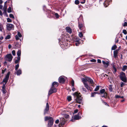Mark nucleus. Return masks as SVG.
<instances>
[{"mask_svg":"<svg viewBox=\"0 0 127 127\" xmlns=\"http://www.w3.org/2000/svg\"><path fill=\"white\" fill-rule=\"evenodd\" d=\"M80 2L81 3L83 4L85 2V0H80Z\"/></svg>","mask_w":127,"mask_h":127,"instance_id":"37998d69","label":"nucleus"},{"mask_svg":"<svg viewBox=\"0 0 127 127\" xmlns=\"http://www.w3.org/2000/svg\"><path fill=\"white\" fill-rule=\"evenodd\" d=\"M117 48V46L115 45H114L112 47L111 49L112 50H115L116 48Z\"/></svg>","mask_w":127,"mask_h":127,"instance_id":"bb28decb","label":"nucleus"},{"mask_svg":"<svg viewBox=\"0 0 127 127\" xmlns=\"http://www.w3.org/2000/svg\"><path fill=\"white\" fill-rule=\"evenodd\" d=\"M57 92L56 89L53 87H52L49 91L48 93V95H50L52 93H55Z\"/></svg>","mask_w":127,"mask_h":127,"instance_id":"423d86ee","label":"nucleus"},{"mask_svg":"<svg viewBox=\"0 0 127 127\" xmlns=\"http://www.w3.org/2000/svg\"><path fill=\"white\" fill-rule=\"evenodd\" d=\"M7 12L8 13H10L11 12V8L10 7H9L8 9Z\"/></svg>","mask_w":127,"mask_h":127,"instance_id":"c85d7f7f","label":"nucleus"},{"mask_svg":"<svg viewBox=\"0 0 127 127\" xmlns=\"http://www.w3.org/2000/svg\"><path fill=\"white\" fill-rule=\"evenodd\" d=\"M7 21L8 22H12V20L9 18H8L7 19Z\"/></svg>","mask_w":127,"mask_h":127,"instance_id":"79ce46f5","label":"nucleus"},{"mask_svg":"<svg viewBox=\"0 0 127 127\" xmlns=\"http://www.w3.org/2000/svg\"><path fill=\"white\" fill-rule=\"evenodd\" d=\"M13 25L10 24H7L6 25L7 29L8 30H10L13 28Z\"/></svg>","mask_w":127,"mask_h":127,"instance_id":"f8f14e48","label":"nucleus"},{"mask_svg":"<svg viewBox=\"0 0 127 127\" xmlns=\"http://www.w3.org/2000/svg\"><path fill=\"white\" fill-rule=\"evenodd\" d=\"M67 99L69 101H70L71 100V97L70 96H69L67 97Z\"/></svg>","mask_w":127,"mask_h":127,"instance_id":"f704fd0d","label":"nucleus"},{"mask_svg":"<svg viewBox=\"0 0 127 127\" xmlns=\"http://www.w3.org/2000/svg\"><path fill=\"white\" fill-rule=\"evenodd\" d=\"M19 66V64H17L15 66V69L16 70H17Z\"/></svg>","mask_w":127,"mask_h":127,"instance_id":"c9c22d12","label":"nucleus"},{"mask_svg":"<svg viewBox=\"0 0 127 127\" xmlns=\"http://www.w3.org/2000/svg\"><path fill=\"white\" fill-rule=\"evenodd\" d=\"M118 52L117 50L114 51V56L115 58L117 57Z\"/></svg>","mask_w":127,"mask_h":127,"instance_id":"f3484780","label":"nucleus"},{"mask_svg":"<svg viewBox=\"0 0 127 127\" xmlns=\"http://www.w3.org/2000/svg\"><path fill=\"white\" fill-rule=\"evenodd\" d=\"M127 26V22H125L124 23L123 25L124 26Z\"/></svg>","mask_w":127,"mask_h":127,"instance_id":"5fc2aeb1","label":"nucleus"},{"mask_svg":"<svg viewBox=\"0 0 127 127\" xmlns=\"http://www.w3.org/2000/svg\"><path fill=\"white\" fill-rule=\"evenodd\" d=\"M120 97H121L120 96L118 95H115V97L116 98H120Z\"/></svg>","mask_w":127,"mask_h":127,"instance_id":"3c124183","label":"nucleus"},{"mask_svg":"<svg viewBox=\"0 0 127 127\" xmlns=\"http://www.w3.org/2000/svg\"><path fill=\"white\" fill-rule=\"evenodd\" d=\"M71 83L72 86L74 87V80L72 79V81L71 82Z\"/></svg>","mask_w":127,"mask_h":127,"instance_id":"473e14b6","label":"nucleus"},{"mask_svg":"<svg viewBox=\"0 0 127 127\" xmlns=\"http://www.w3.org/2000/svg\"><path fill=\"white\" fill-rule=\"evenodd\" d=\"M49 109V106L48 103H47L46 104V108L44 110V114L45 115L47 113V112Z\"/></svg>","mask_w":127,"mask_h":127,"instance_id":"9b49d317","label":"nucleus"},{"mask_svg":"<svg viewBox=\"0 0 127 127\" xmlns=\"http://www.w3.org/2000/svg\"><path fill=\"white\" fill-rule=\"evenodd\" d=\"M82 113L80 112L78 113V114H77V115H79H79H82Z\"/></svg>","mask_w":127,"mask_h":127,"instance_id":"774afa93","label":"nucleus"},{"mask_svg":"<svg viewBox=\"0 0 127 127\" xmlns=\"http://www.w3.org/2000/svg\"><path fill=\"white\" fill-rule=\"evenodd\" d=\"M79 37L81 38L83 36V35L82 34V33L81 32H79Z\"/></svg>","mask_w":127,"mask_h":127,"instance_id":"a19ab883","label":"nucleus"},{"mask_svg":"<svg viewBox=\"0 0 127 127\" xmlns=\"http://www.w3.org/2000/svg\"><path fill=\"white\" fill-rule=\"evenodd\" d=\"M82 15H81L79 19H78V27L80 30H82V28L83 26V25L81 23H79V20L80 19H82Z\"/></svg>","mask_w":127,"mask_h":127,"instance_id":"6e6552de","label":"nucleus"},{"mask_svg":"<svg viewBox=\"0 0 127 127\" xmlns=\"http://www.w3.org/2000/svg\"><path fill=\"white\" fill-rule=\"evenodd\" d=\"M22 73V71L21 70L19 69L17 71V75H19L21 74Z\"/></svg>","mask_w":127,"mask_h":127,"instance_id":"aec40b11","label":"nucleus"},{"mask_svg":"<svg viewBox=\"0 0 127 127\" xmlns=\"http://www.w3.org/2000/svg\"><path fill=\"white\" fill-rule=\"evenodd\" d=\"M120 78L121 80L124 82H127V78L126 76L125 73L122 72L120 74Z\"/></svg>","mask_w":127,"mask_h":127,"instance_id":"f03ea898","label":"nucleus"},{"mask_svg":"<svg viewBox=\"0 0 127 127\" xmlns=\"http://www.w3.org/2000/svg\"><path fill=\"white\" fill-rule=\"evenodd\" d=\"M13 58V57L11 54H8L5 57V60L9 62H10L12 60Z\"/></svg>","mask_w":127,"mask_h":127,"instance_id":"7ed1b4c3","label":"nucleus"},{"mask_svg":"<svg viewBox=\"0 0 127 127\" xmlns=\"http://www.w3.org/2000/svg\"><path fill=\"white\" fill-rule=\"evenodd\" d=\"M19 61L18 60H17L15 61V64H17L19 63Z\"/></svg>","mask_w":127,"mask_h":127,"instance_id":"6e6d98bb","label":"nucleus"},{"mask_svg":"<svg viewBox=\"0 0 127 127\" xmlns=\"http://www.w3.org/2000/svg\"><path fill=\"white\" fill-rule=\"evenodd\" d=\"M51 118H52L51 117H50L46 116L45 118V121H47L48 120H50Z\"/></svg>","mask_w":127,"mask_h":127,"instance_id":"393cba45","label":"nucleus"},{"mask_svg":"<svg viewBox=\"0 0 127 127\" xmlns=\"http://www.w3.org/2000/svg\"><path fill=\"white\" fill-rule=\"evenodd\" d=\"M100 93L101 94V96L102 97H106L107 94L105 92V90L104 89H102L100 90Z\"/></svg>","mask_w":127,"mask_h":127,"instance_id":"20e7f679","label":"nucleus"},{"mask_svg":"<svg viewBox=\"0 0 127 127\" xmlns=\"http://www.w3.org/2000/svg\"><path fill=\"white\" fill-rule=\"evenodd\" d=\"M58 85V83L56 82H53L52 84V87H57V86Z\"/></svg>","mask_w":127,"mask_h":127,"instance_id":"6ab92c4d","label":"nucleus"},{"mask_svg":"<svg viewBox=\"0 0 127 127\" xmlns=\"http://www.w3.org/2000/svg\"><path fill=\"white\" fill-rule=\"evenodd\" d=\"M11 38L10 36V35H7L5 37V39H9L10 38Z\"/></svg>","mask_w":127,"mask_h":127,"instance_id":"2f4dec72","label":"nucleus"},{"mask_svg":"<svg viewBox=\"0 0 127 127\" xmlns=\"http://www.w3.org/2000/svg\"><path fill=\"white\" fill-rule=\"evenodd\" d=\"M91 61L93 62H96V60L94 59H93L91 60Z\"/></svg>","mask_w":127,"mask_h":127,"instance_id":"4d7b16f0","label":"nucleus"},{"mask_svg":"<svg viewBox=\"0 0 127 127\" xmlns=\"http://www.w3.org/2000/svg\"><path fill=\"white\" fill-rule=\"evenodd\" d=\"M113 67L114 69V71L113 72L114 73H116V68L114 66H113Z\"/></svg>","mask_w":127,"mask_h":127,"instance_id":"4c0bfd02","label":"nucleus"},{"mask_svg":"<svg viewBox=\"0 0 127 127\" xmlns=\"http://www.w3.org/2000/svg\"><path fill=\"white\" fill-rule=\"evenodd\" d=\"M103 102L104 103V104L106 105H107L108 106H109V105L105 102Z\"/></svg>","mask_w":127,"mask_h":127,"instance_id":"338daca9","label":"nucleus"},{"mask_svg":"<svg viewBox=\"0 0 127 127\" xmlns=\"http://www.w3.org/2000/svg\"><path fill=\"white\" fill-rule=\"evenodd\" d=\"M123 32L125 35L127 34V32L126 30H124L123 31Z\"/></svg>","mask_w":127,"mask_h":127,"instance_id":"ea45409f","label":"nucleus"},{"mask_svg":"<svg viewBox=\"0 0 127 127\" xmlns=\"http://www.w3.org/2000/svg\"><path fill=\"white\" fill-rule=\"evenodd\" d=\"M84 85L85 87L86 88V89L88 90H89L91 91L92 89L85 82H84Z\"/></svg>","mask_w":127,"mask_h":127,"instance_id":"ddd939ff","label":"nucleus"},{"mask_svg":"<svg viewBox=\"0 0 127 127\" xmlns=\"http://www.w3.org/2000/svg\"><path fill=\"white\" fill-rule=\"evenodd\" d=\"M87 79V81L89 82L91 84H93L94 83L93 80L91 78L88 77Z\"/></svg>","mask_w":127,"mask_h":127,"instance_id":"a211bd4d","label":"nucleus"},{"mask_svg":"<svg viewBox=\"0 0 127 127\" xmlns=\"http://www.w3.org/2000/svg\"><path fill=\"white\" fill-rule=\"evenodd\" d=\"M101 87V86L98 85L96 86L95 89L94 90L95 91H97L99 90V88Z\"/></svg>","mask_w":127,"mask_h":127,"instance_id":"412c9836","label":"nucleus"},{"mask_svg":"<svg viewBox=\"0 0 127 127\" xmlns=\"http://www.w3.org/2000/svg\"><path fill=\"white\" fill-rule=\"evenodd\" d=\"M59 120L58 119H57L56 120V121L55 122V123L56 124H58L59 123Z\"/></svg>","mask_w":127,"mask_h":127,"instance_id":"13d9d810","label":"nucleus"},{"mask_svg":"<svg viewBox=\"0 0 127 127\" xmlns=\"http://www.w3.org/2000/svg\"><path fill=\"white\" fill-rule=\"evenodd\" d=\"M80 44V43H79V40H77L76 41V42L75 43V45L76 46H78Z\"/></svg>","mask_w":127,"mask_h":127,"instance_id":"c756f323","label":"nucleus"},{"mask_svg":"<svg viewBox=\"0 0 127 127\" xmlns=\"http://www.w3.org/2000/svg\"><path fill=\"white\" fill-rule=\"evenodd\" d=\"M18 56H20L21 54V51H20L18 50L17 53Z\"/></svg>","mask_w":127,"mask_h":127,"instance_id":"7c9ffc66","label":"nucleus"},{"mask_svg":"<svg viewBox=\"0 0 127 127\" xmlns=\"http://www.w3.org/2000/svg\"><path fill=\"white\" fill-rule=\"evenodd\" d=\"M9 16L10 17V18H12L13 19L14 18V17L13 15L12 14H10L9 15Z\"/></svg>","mask_w":127,"mask_h":127,"instance_id":"58836bf2","label":"nucleus"},{"mask_svg":"<svg viewBox=\"0 0 127 127\" xmlns=\"http://www.w3.org/2000/svg\"><path fill=\"white\" fill-rule=\"evenodd\" d=\"M3 25L0 23V31L1 32H3Z\"/></svg>","mask_w":127,"mask_h":127,"instance_id":"5701e85b","label":"nucleus"},{"mask_svg":"<svg viewBox=\"0 0 127 127\" xmlns=\"http://www.w3.org/2000/svg\"><path fill=\"white\" fill-rule=\"evenodd\" d=\"M88 77H86L85 78H82V82L84 83L85 82L87 81V78H88Z\"/></svg>","mask_w":127,"mask_h":127,"instance_id":"4be33fe9","label":"nucleus"},{"mask_svg":"<svg viewBox=\"0 0 127 127\" xmlns=\"http://www.w3.org/2000/svg\"><path fill=\"white\" fill-rule=\"evenodd\" d=\"M7 8V6L6 5H4L3 8V10H6V9Z\"/></svg>","mask_w":127,"mask_h":127,"instance_id":"09e8293b","label":"nucleus"},{"mask_svg":"<svg viewBox=\"0 0 127 127\" xmlns=\"http://www.w3.org/2000/svg\"><path fill=\"white\" fill-rule=\"evenodd\" d=\"M102 63L103 64L106 65V66H108V63L106 62L105 61H102Z\"/></svg>","mask_w":127,"mask_h":127,"instance_id":"a878e982","label":"nucleus"},{"mask_svg":"<svg viewBox=\"0 0 127 127\" xmlns=\"http://www.w3.org/2000/svg\"><path fill=\"white\" fill-rule=\"evenodd\" d=\"M5 84H4L2 87V89H5Z\"/></svg>","mask_w":127,"mask_h":127,"instance_id":"8fccbe9b","label":"nucleus"},{"mask_svg":"<svg viewBox=\"0 0 127 127\" xmlns=\"http://www.w3.org/2000/svg\"><path fill=\"white\" fill-rule=\"evenodd\" d=\"M11 45L10 44H9L8 46V47L9 49L11 47Z\"/></svg>","mask_w":127,"mask_h":127,"instance_id":"0e129e2a","label":"nucleus"},{"mask_svg":"<svg viewBox=\"0 0 127 127\" xmlns=\"http://www.w3.org/2000/svg\"><path fill=\"white\" fill-rule=\"evenodd\" d=\"M125 84L123 82H122L120 86L122 87L125 85Z\"/></svg>","mask_w":127,"mask_h":127,"instance_id":"a18cd8bd","label":"nucleus"},{"mask_svg":"<svg viewBox=\"0 0 127 127\" xmlns=\"http://www.w3.org/2000/svg\"><path fill=\"white\" fill-rule=\"evenodd\" d=\"M80 2L78 0H76L75 1V4L77 5L79 4Z\"/></svg>","mask_w":127,"mask_h":127,"instance_id":"72a5a7b5","label":"nucleus"},{"mask_svg":"<svg viewBox=\"0 0 127 127\" xmlns=\"http://www.w3.org/2000/svg\"><path fill=\"white\" fill-rule=\"evenodd\" d=\"M2 90L3 94H5L6 93V91L5 89H2Z\"/></svg>","mask_w":127,"mask_h":127,"instance_id":"49530a36","label":"nucleus"},{"mask_svg":"<svg viewBox=\"0 0 127 127\" xmlns=\"http://www.w3.org/2000/svg\"><path fill=\"white\" fill-rule=\"evenodd\" d=\"M53 118H51L48 121V127H51L53 125Z\"/></svg>","mask_w":127,"mask_h":127,"instance_id":"9d476101","label":"nucleus"},{"mask_svg":"<svg viewBox=\"0 0 127 127\" xmlns=\"http://www.w3.org/2000/svg\"><path fill=\"white\" fill-rule=\"evenodd\" d=\"M109 89L110 92H111L112 91V85H110L109 87Z\"/></svg>","mask_w":127,"mask_h":127,"instance_id":"b1692460","label":"nucleus"},{"mask_svg":"<svg viewBox=\"0 0 127 127\" xmlns=\"http://www.w3.org/2000/svg\"><path fill=\"white\" fill-rule=\"evenodd\" d=\"M9 72H8L7 73V74L5 78L3 79L2 81V82H5V84H6V83L8 81V78L9 77Z\"/></svg>","mask_w":127,"mask_h":127,"instance_id":"0eeeda50","label":"nucleus"},{"mask_svg":"<svg viewBox=\"0 0 127 127\" xmlns=\"http://www.w3.org/2000/svg\"><path fill=\"white\" fill-rule=\"evenodd\" d=\"M127 65H124L122 69V70L123 71H125L127 68Z\"/></svg>","mask_w":127,"mask_h":127,"instance_id":"cd10ccee","label":"nucleus"},{"mask_svg":"<svg viewBox=\"0 0 127 127\" xmlns=\"http://www.w3.org/2000/svg\"><path fill=\"white\" fill-rule=\"evenodd\" d=\"M19 36L17 35H16L15 36V38L16 40H18L19 39Z\"/></svg>","mask_w":127,"mask_h":127,"instance_id":"603ef678","label":"nucleus"},{"mask_svg":"<svg viewBox=\"0 0 127 127\" xmlns=\"http://www.w3.org/2000/svg\"><path fill=\"white\" fill-rule=\"evenodd\" d=\"M66 30L67 32L70 33H71L72 32L71 29L69 27H66Z\"/></svg>","mask_w":127,"mask_h":127,"instance_id":"dca6fc26","label":"nucleus"},{"mask_svg":"<svg viewBox=\"0 0 127 127\" xmlns=\"http://www.w3.org/2000/svg\"><path fill=\"white\" fill-rule=\"evenodd\" d=\"M55 16L56 17V18H58L59 17V16L58 14L57 13H55Z\"/></svg>","mask_w":127,"mask_h":127,"instance_id":"c03bdc74","label":"nucleus"},{"mask_svg":"<svg viewBox=\"0 0 127 127\" xmlns=\"http://www.w3.org/2000/svg\"><path fill=\"white\" fill-rule=\"evenodd\" d=\"M93 93V94L94 95L96 94H100V93H98L97 92H94L93 93Z\"/></svg>","mask_w":127,"mask_h":127,"instance_id":"052dcab7","label":"nucleus"},{"mask_svg":"<svg viewBox=\"0 0 127 127\" xmlns=\"http://www.w3.org/2000/svg\"><path fill=\"white\" fill-rule=\"evenodd\" d=\"M60 122L61 125L62 126L64 125L65 124V121L63 118H61V119Z\"/></svg>","mask_w":127,"mask_h":127,"instance_id":"2eb2a0df","label":"nucleus"},{"mask_svg":"<svg viewBox=\"0 0 127 127\" xmlns=\"http://www.w3.org/2000/svg\"><path fill=\"white\" fill-rule=\"evenodd\" d=\"M17 59V60L19 61L20 60V56H18Z\"/></svg>","mask_w":127,"mask_h":127,"instance_id":"69168bd1","label":"nucleus"},{"mask_svg":"<svg viewBox=\"0 0 127 127\" xmlns=\"http://www.w3.org/2000/svg\"><path fill=\"white\" fill-rule=\"evenodd\" d=\"M112 1L111 0H105L104 3V5L105 7L109 5Z\"/></svg>","mask_w":127,"mask_h":127,"instance_id":"1a4fd4ad","label":"nucleus"},{"mask_svg":"<svg viewBox=\"0 0 127 127\" xmlns=\"http://www.w3.org/2000/svg\"><path fill=\"white\" fill-rule=\"evenodd\" d=\"M82 89L83 91H84L85 92H86V89L83 87L82 88Z\"/></svg>","mask_w":127,"mask_h":127,"instance_id":"bf43d9fd","label":"nucleus"},{"mask_svg":"<svg viewBox=\"0 0 127 127\" xmlns=\"http://www.w3.org/2000/svg\"><path fill=\"white\" fill-rule=\"evenodd\" d=\"M97 61L98 63H101V60L99 59H98Z\"/></svg>","mask_w":127,"mask_h":127,"instance_id":"e2e57ef3","label":"nucleus"},{"mask_svg":"<svg viewBox=\"0 0 127 127\" xmlns=\"http://www.w3.org/2000/svg\"><path fill=\"white\" fill-rule=\"evenodd\" d=\"M80 95V93H78L77 92H75L73 94L74 97L76 98V102L79 104L82 103V98Z\"/></svg>","mask_w":127,"mask_h":127,"instance_id":"f257e3e1","label":"nucleus"},{"mask_svg":"<svg viewBox=\"0 0 127 127\" xmlns=\"http://www.w3.org/2000/svg\"><path fill=\"white\" fill-rule=\"evenodd\" d=\"M78 109H76L74 110V113H76L78 112Z\"/></svg>","mask_w":127,"mask_h":127,"instance_id":"680f3d73","label":"nucleus"},{"mask_svg":"<svg viewBox=\"0 0 127 127\" xmlns=\"http://www.w3.org/2000/svg\"><path fill=\"white\" fill-rule=\"evenodd\" d=\"M12 53L13 55L14 56L15 55V51L14 50H13L12 51Z\"/></svg>","mask_w":127,"mask_h":127,"instance_id":"de8ad7c7","label":"nucleus"},{"mask_svg":"<svg viewBox=\"0 0 127 127\" xmlns=\"http://www.w3.org/2000/svg\"><path fill=\"white\" fill-rule=\"evenodd\" d=\"M66 77L64 76H61L59 79V81L60 83H63L65 82Z\"/></svg>","mask_w":127,"mask_h":127,"instance_id":"39448f33","label":"nucleus"},{"mask_svg":"<svg viewBox=\"0 0 127 127\" xmlns=\"http://www.w3.org/2000/svg\"><path fill=\"white\" fill-rule=\"evenodd\" d=\"M3 14L5 15L6 14V10H3Z\"/></svg>","mask_w":127,"mask_h":127,"instance_id":"864d4df0","label":"nucleus"},{"mask_svg":"<svg viewBox=\"0 0 127 127\" xmlns=\"http://www.w3.org/2000/svg\"><path fill=\"white\" fill-rule=\"evenodd\" d=\"M81 117L79 116V115H76L73 117V120H78L81 119Z\"/></svg>","mask_w":127,"mask_h":127,"instance_id":"4468645a","label":"nucleus"},{"mask_svg":"<svg viewBox=\"0 0 127 127\" xmlns=\"http://www.w3.org/2000/svg\"><path fill=\"white\" fill-rule=\"evenodd\" d=\"M17 35L18 36H19L20 38L22 36V35L20 33V32H18Z\"/></svg>","mask_w":127,"mask_h":127,"instance_id":"e433bc0d","label":"nucleus"}]
</instances>
